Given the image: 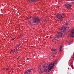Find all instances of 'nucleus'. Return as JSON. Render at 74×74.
I'll return each instance as SVG.
<instances>
[{
	"label": "nucleus",
	"instance_id": "nucleus-1",
	"mask_svg": "<svg viewBox=\"0 0 74 74\" xmlns=\"http://www.w3.org/2000/svg\"><path fill=\"white\" fill-rule=\"evenodd\" d=\"M56 61H55L54 63H51L50 64H48V66H46V69H44V71L45 72H47V71H51L52 68L53 67L54 64H56Z\"/></svg>",
	"mask_w": 74,
	"mask_h": 74
},
{
	"label": "nucleus",
	"instance_id": "nucleus-2",
	"mask_svg": "<svg viewBox=\"0 0 74 74\" xmlns=\"http://www.w3.org/2000/svg\"><path fill=\"white\" fill-rule=\"evenodd\" d=\"M64 34L60 32H59L58 35L56 36L55 38L53 40H54L55 41H57V39L56 38L58 39L59 37H64Z\"/></svg>",
	"mask_w": 74,
	"mask_h": 74
},
{
	"label": "nucleus",
	"instance_id": "nucleus-3",
	"mask_svg": "<svg viewBox=\"0 0 74 74\" xmlns=\"http://www.w3.org/2000/svg\"><path fill=\"white\" fill-rule=\"evenodd\" d=\"M33 23H37L38 24L40 23V19L38 17H35L34 18L32 21Z\"/></svg>",
	"mask_w": 74,
	"mask_h": 74
},
{
	"label": "nucleus",
	"instance_id": "nucleus-4",
	"mask_svg": "<svg viewBox=\"0 0 74 74\" xmlns=\"http://www.w3.org/2000/svg\"><path fill=\"white\" fill-rule=\"evenodd\" d=\"M57 17L58 19H62V18H64V15L63 14H57Z\"/></svg>",
	"mask_w": 74,
	"mask_h": 74
},
{
	"label": "nucleus",
	"instance_id": "nucleus-5",
	"mask_svg": "<svg viewBox=\"0 0 74 74\" xmlns=\"http://www.w3.org/2000/svg\"><path fill=\"white\" fill-rule=\"evenodd\" d=\"M67 29V30H69V27H66V28H65L64 27H63L61 28L60 30L61 32H63L66 31V29Z\"/></svg>",
	"mask_w": 74,
	"mask_h": 74
},
{
	"label": "nucleus",
	"instance_id": "nucleus-6",
	"mask_svg": "<svg viewBox=\"0 0 74 74\" xmlns=\"http://www.w3.org/2000/svg\"><path fill=\"white\" fill-rule=\"evenodd\" d=\"M33 71V68L29 69L28 70L25 72L24 74H27V73H28V74H29V73H32Z\"/></svg>",
	"mask_w": 74,
	"mask_h": 74
},
{
	"label": "nucleus",
	"instance_id": "nucleus-7",
	"mask_svg": "<svg viewBox=\"0 0 74 74\" xmlns=\"http://www.w3.org/2000/svg\"><path fill=\"white\" fill-rule=\"evenodd\" d=\"M65 7L68 9H70L71 7V5H70L69 4L66 3L65 4Z\"/></svg>",
	"mask_w": 74,
	"mask_h": 74
},
{
	"label": "nucleus",
	"instance_id": "nucleus-8",
	"mask_svg": "<svg viewBox=\"0 0 74 74\" xmlns=\"http://www.w3.org/2000/svg\"><path fill=\"white\" fill-rule=\"evenodd\" d=\"M71 37H74V29H72L71 30Z\"/></svg>",
	"mask_w": 74,
	"mask_h": 74
},
{
	"label": "nucleus",
	"instance_id": "nucleus-9",
	"mask_svg": "<svg viewBox=\"0 0 74 74\" xmlns=\"http://www.w3.org/2000/svg\"><path fill=\"white\" fill-rule=\"evenodd\" d=\"M69 22L70 21H66L64 23H65V25H68L69 24Z\"/></svg>",
	"mask_w": 74,
	"mask_h": 74
},
{
	"label": "nucleus",
	"instance_id": "nucleus-10",
	"mask_svg": "<svg viewBox=\"0 0 74 74\" xmlns=\"http://www.w3.org/2000/svg\"><path fill=\"white\" fill-rule=\"evenodd\" d=\"M17 51V49H16V50L15 49L14 50H11L10 51L11 53H12V52H16Z\"/></svg>",
	"mask_w": 74,
	"mask_h": 74
},
{
	"label": "nucleus",
	"instance_id": "nucleus-11",
	"mask_svg": "<svg viewBox=\"0 0 74 74\" xmlns=\"http://www.w3.org/2000/svg\"><path fill=\"white\" fill-rule=\"evenodd\" d=\"M51 51H54V52H56V50L53 49V48H52L51 49Z\"/></svg>",
	"mask_w": 74,
	"mask_h": 74
},
{
	"label": "nucleus",
	"instance_id": "nucleus-12",
	"mask_svg": "<svg viewBox=\"0 0 74 74\" xmlns=\"http://www.w3.org/2000/svg\"><path fill=\"white\" fill-rule=\"evenodd\" d=\"M40 71H39V73H40V74H42V73L43 72L42 71H41V69H40Z\"/></svg>",
	"mask_w": 74,
	"mask_h": 74
},
{
	"label": "nucleus",
	"instance_id": "nucleus-13",
	"mask_svg": "<svg viewBox=\"0 0 74 74\" xmlns=\"http://www.w3.org/2000/svg\"><path fill=\"white\" fill-rule=\"evenodd\" d=\"M39 0H29V1H31V2H33V1H38Z\"/></svg>",
	"mask_w": 74,
	"mask_h": 74
},
{
	"label": "nucleus",
	"instance_id": "nucleus-14",
	"mask_svg": "<svg viewBox=\"0 0 74 74\" xmlns=\"http://www.w3.org/2000/svg\"><path fill=\"white\" fill-rule=\"evenodd\" d=\"M62 46H61L60 47V50H59L60 52L62 51Z\"/></svg>",
	"mask_w": 74,
	"mask_h": 74
},
{
	"label": "nucleus",
	"instance_id": "nucleus-15",
	"mask_svg": "<svg viewBox=\"0 0 74 74\" xmlns=\"http://www.w3.org/2000/svg\"><path fill=\"white\" fill-rule=\"evenodd\" d=\"M53 53H51V56H53V57H54V56L53 55Z\"/></svg>",
	"mask_w": 74,
	"mask_h": 74
},
{
	"label": "nucleus",
	"instance_id": "nucleus-16",
	"mask_svg": "<svg viewBox=\"0 0 74 74\" xmlns=\"http://www.w3.org/2000/svg\"><path fill=\"white\" fill-rule=\"evenodd\" d=\"M6 69L7 70H10V68H6Z\"/></svg>",
	"mask_w": 74,
	"mask_h": 74
},
{
	"label": "nucleus",
	"instance_id": "nucleus-17",
	"mask_svg": "<svg viewBox=\"0 0 74 74\" xmlns=\"http://www.w3.org/2000/svg\"><path fill=\"white\" fill-rule=\"evenodd\" d=\"M30 18H32V17H31L30 18L27 17V19H30Z\"/></svg>",
	"mask_w": 74,
	"mask_h": 74
},
{
	"label": "nucleus",
	"instance_id": "nucleus-18",
	"mask_svg": "<svg viewBox=\"0 0 74 74\" xmlns=\"http://www.w3.org/2000/svg\"><path fill=\"white\" fill-rule=\"evenodd\" d=\"M17 45L19 47V46H20V45H21V43H20L19 44H18Z\"/></svg>",
	"mask_w": 74,
	"mask_h": 74
},
{
	"label": "nucleus",
	"instance_id": "nucleus-19",
	"mask_svg": "<svg viewBox=\"0 0 74 74\" xmlns=\"http://www.w3.org/2000/svg\"><path fill=\"white\" fill-rule=\"evenodd\" d=\"M19 46H18V45H17L16 46L15 48H18V47Z\"/></svg>",
	"mask_w": 74,
	"mask_h": 74
},
{
	"label": "nucleus",
	"instance_id": "nucleus-20",
	"mask_svg": "<svg viewBox=\"0 0 74 74\" xmlns=\"http://www.w3.org/2000/svg\"><path fill=\"white\" fill-rule=\"evenodd\" d=\"M69 45H70V44H71V42H69Z\"/></svg>",
	"mask_w": 74,
	"mask_h": 74
},
{
	"label": "nucleus",
	"instance_id": "nucleus-21",
	"mask_svg": "<svg viewBox=\"0 0 74 74\" xmlns=\"http://www.w3.org/2000/svg\"><path fill=\"white\" fill-rule=\"evenodd\" d=\"M5 69H6V68H4L3 69V70H5Z\"/></svg>",
	"mask_w": 74,
	"mask_h": 74
},
{
	"label": "nucleus",
	"instance_id": "nucleus-22",
	"mask_svg": "<svg viewBox=\"0 0 74 74\" xmlns=\"http://www.w3.org/2000/svg\"><path fill=\"white\" fill-rule=\"evenodd\" d=\"M71 67H72V68H73V65H71Z\"/></svg>",
	"mask_w": 74,
	"mask_h": 74
},
{
	"label": "nucleus",
	"instance_id": "nucleus-23",
	"mask_svg": "<svg viewBox=\"0 0 74 74\" xmlns=\"http://www.w3.org/2000/svg\"><path fill=\"white\" fill-rule=\"evenodd\" d=\"M14 39H15V38H13L12 39V40H14Z\"/></svg>",
	"mask_w": 74,
	"mask_h": 74
},
{
	"label": "nucleus",
	"instance_id": "nucleus-24",
	"mask_svg": "<svg viewBox=\"0 0 74 74\" xmlns=\"http://www.w3.org/2000/svg\"><path fill=\"white\" fill-rule=\"evenodd\" d=\"M71 1H74V0H71Z\"/></svg>",
	"mask_w": 74,
	"mask_h": 74
},
{
	"label": "nucleus",
	"instance_id": "nucleus-25",
	"mask_svg": "<svg viewBox=\"0 0 74 74\" xmlns=\"http://www.w3.org/2000/svg\"><path fill=\"white\" fill-rule=\"evenodd\" d=\"M43 68H45V66L43 67Z\"/></svg>",
	"mask_w": 74,
	"mask_h": 74
},
{
	"label": "nucleus",
	"instance_id": "nucleus-26",
	"mask_svg": "<svg viewBox=\"0 0 74 74\" xmlns=\"http://www.w3.org/2000/svg\"><path fill=\"white\" fill-rule=\"evenodd\" d=\"M71 64H73V63L72 62Z\"/></svg>",
	"mask_w": 74,
	"mask_h": 74
},
{
	"label": "nucleus",
	"instance_id": "nucleus-27",
	"mask_svg": "<svg viewBox=\"0 0 74 74\" xmlns=\"http://www.w3.org/2000/svg\"><path fill=\"white\" fill-rule=\"evenodd\" d=\"M60 21H62L61 20H60Z\"/></svg>",
	"mask_w": 74,
	"mask_h": 74
},
{
	"label": "nucleus",
	"instance_id": "nucleus-28",
	"mask_svg": "<svg viewBox=\"0 0 74 74\" xmlns=\"http://www.w3.org/2000/svg\"><path fill=\"white\" fill-rule=\"evenodd\" d=\"M19 59V58H17V59Z\"/></svg>",
	"mask_w": 74,
	"mask_h": 74
},
{
	"label": "nucleus",
	"instance_id": "nucleus-29",
	"mask_svg": "<svg viewBox=\"0 0 74 74\" xmlns=\"http://www.w3.org/2000/svg\"><path fill=\"white\" fill-rule=\"evenodd\" d=\"M55 54H56V53H55Z\"/></svg>",
	"mask_w": 74,
	"mask_h": 74
},
{
	"label": "nucleus",
	"instance_id": "nucleus-30",
	"mask_svg": "<svg viewBox=\"0 0 74 74\" xmlns=\"http://www.w3.org/2000/svg\"><path fill=\"white\" fill-rule=\"evenodd\" d=\"M73 58H74V57H73Z\"/></svg>",
	"mask_w": 74,
	"mask_h": 74
},
{
	"label": "nucleus",
	"instance_id": "nucleus-31",
	"mask_svg": "<svg viewBox=\"0 0 74 74\" xmlns=\"http://www.w3.org/2000/svg\"><path fill=\"white\" fill-rule=\"evenodd\" d=\"M47 64V65H48V64Z\"/></svg>",
	"mask_w": 74,
	"mask_h": 74
}]
</instances>
